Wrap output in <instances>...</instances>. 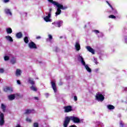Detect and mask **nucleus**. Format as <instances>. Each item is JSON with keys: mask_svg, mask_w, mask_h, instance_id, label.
<instances>
[{"mask_svg": "<svg viewBox=\"0 0 127 127\" xmlns=\"http://www.w3.org/2000/svg\"><path fill=\"white\" fill-rule=\"evenodd\" d=\"M75 48L77 51H79L81 49V46H80V44L78 42L75 43Z\"/></svg>", "mask_w": 127, "mask_h": 127, "instance_id": "obj_11", "label": "nucleus"}, {"mask_svg": "<svg viewBox=\"0 0 127 127\" xmlns=\"http://www.w3.org/2000/svg\"><path fill=\"white\" fill-rule=\"evenodd\" d=\"M17 84H18V85H20V84H21V83L20 82V80H17Z\"/></svg>", "mask_w": 127, "mask_h": 127, "instance_id": "obj_40", "label": "nucleus"}, {"mask_svg": "<svg viewBox=\"0 0 127 127\" xmlns=\"http://www.w3.org/2000/svg\"><path fill=\"white\" fill-rule=\"evenodd\" d=\"M85 68L87 70V72H89V73H91V72H92V69H91V68L89 67L88 65L86 64L85 66Z\"/></svg>", "mask_w": 127, "mask_h": 127, "instance_id": "obj_22", "label": "nucleus"}, {"mask_svg": "<svg viewBox=\"0 0 127 127\" xmlns=\"http://www.w3.org/2000/svg\"><path fill=\"white\" fill-rule=\"evenodd\" d=\"M5 38H6V40H8V41H10V42H13V39H12V38H11L10 36H6Z\"/></svg>", "mask_w": 127, "mask_h": 127, "instance_id": "obj_14", "label": "nucleus"}, {"mask_svg": "<svg viewBox=\"0 0 127 127\" xmlns=\"http://www.w3.org/2000/svg\"><path fill=\"white\" fill-rule=\"evenodd\" d=\"M106 2H107V3H108V5H109V6L112 8V9H114L113 6H112V5H111V4L110 3V2H109V1H106Z\"/></svg>", "mask_w": 127, "mask_h": 127, "instance_id": "obj_31", "label": "nucleus"}, {"mask_svg": "<svg viewBox=\"0 0 127 127\" xmlns=\"http://www.w3.org/2000/svg\"><path fill=\"white\" fill-rule=\"evenodd\" d=\"M4 125V115L3 113L0 114V126H3Z\"/></svg>", "mask_w": 127, "mask_h": 127, "instance_id": "obj_4", "label": "nucleus"}, {"mask_svg": "<svg viewBox=\"0 0 127 127\" xmlns=\"http://www.w3.org/2000/svg\"><path fill=\"white\" fill-rule=\"evenodd\" d=\"M25 112H34V110L33 109H27Z\"/></svg>", "mask_w": 127, "mask_h": 127, "instance_id": "obj_34", "label": "nucleus"}, {"mask_svg": "<svg viewBox=\"0 0 127 127\" xmlns=\"http://www.w3.org/2000/svg\"><path fill=\"white\" fill-rule=\"evenodd\" d=\"M70 121H72L74 124H79L81 123L80 119L78 117L70 116V117H65L64 121V122L63 126L64 127H67L68 125L70 123Z\"/></svg>", "mask_w": 127, "mask_h": 127, "instance_id": "obj_1", "label": "nucleus"}, {"mask_svg": "<svg viewBox=\"0 0 127 127\" xmlns=\"http://www.w3.org/2000/svg\"><path fill=\"white\" fill-rule=\"evenodd\" d=\"M22 36H23L22 33H21V32L17 33L16 34V37L18 39L21 38Z\"/></svg>", "mask_w": 127, "mask_h": 127, "instance_id": "obj_12", "label": "nucleus"}, {"mask_svg": "<svg viewBox=\"0 0 127 127\" xmlns=\"http://www.w3.org/2000/svg\"><path fill=\"white\" fill-rule=\"evenodd\" d=\"M4 72V69L3 68H0V73H3Z\"/></svg>", "mask_w": 127, "mask_h": 127, "instance_id": "obj_37", "label": "nucleus"}, {"mask_svg": "<svg viewBox=\"0 0 127 127\" xmlns=\"http://www.w3.org/2000/svg\"><path fill=\"white\" fill-rule=\"evenodd\" d=\"M109 18H112V19H116V16L114 15H111L109 16Z\"/></svg>", "mask_w": 127, "mask_h": 127, "instance_id": "obj_30", "label": "nucleus"}, {"mask_svg": "<svg viewBox=\"0 0 127 127\" xmlns=\"http://www.w3.org/2000/svg\"><path fill=\"white\" fill-rule=\"evenodd\" d=\"M8 98L10 101H12L15 99V95L14 94H11L8 96Z\"/></svg>", "mask_w": 127, "mask_h": 127, "instance_id": "obj_15", "label": "nucleus"}, {"mask_svg": "<svg viewBox=\"0 0 127 127\" xmlns=\"http://www.w3.org/2000/svg\"><path fill=\"white\" fill-rule=\"evenodd\" d=\"M15 127H21L19 124H18Z\"/></svg>", "mask_w": 127, "mask_h": 127, "instance_id": "obj_47", "label": "nucleus"}, {"mask_svg": "<svg viewBox=\"0 0 127 127\" xmlns=\"http://www.w3.org/2000/svg\"><path fill=\"white\" fill-rule=\"evenodd\" d=\"M79 58H80V61L82 65H83V66H86V63H85V61H84V58L81 56H79Z\"/></svg>", "mask_w": 127, "mask_h": 127, "instance_id": "obj_17", "label": "nucleus"}, {"mask_svg": "<svg viewBox=\"0 0 127 127\" xmlns=\"http://www.w3.org/2000/svg\"><path fill=\"white\" fill-rule=\"evenodd\" d=\"M10 63H11V64H12L13 65L14 64H15V63H16V60L15 59V58L13 57L12 58V59L10 60Z\"/></svg>", "mask_w": 127, "mask_h": 127, "instance_id": "obj_21", "label": "nucleus"}, {"mask_svg": "<svg viewBox=\"0 0 127 127\" xmlns=\"http://www.w3.org/2000/svg\"><path fill=\"white\" fill-rule=\"evenodd\" d=\"M28 82L31 84V85H32V86H33V85H34V84H35V82H34L33 81V80L31 79V78H29L28 79Z\"/></svg>", "mask_w": 127, "mask_h": 127, "instance_id": "obj_23", "label": "nucleus"}, {"mask_svg": "<svg viewBox=\"0 0 127 127\" xmlns=\"http://www.w3.org/2000/svg\"><path fill=\"white\" fill-rule=\"evenodd\" d=\"M30 112H26L25 113V114H26V115H28V114H30Z\"/></svg>", "mask_w": 127, "mask_h": 127, "instance_id": "obj_44", "label": "nucleus"}, {"mask_svg": "<svg viewBox=\"0 0 127 127\" xmlns=\"http://www.w3.org/2000/svg\"><path fill=\"white\" fill-rule=\"evenodd\" d=\"M94 63H95L96 65H98V64H99V63L97 61V59H94Z\"/></svg>", "mask_w": 127, "mask_h": 127, "instance_id": "obj_32", "label": "nucleus"}, {"mask_svg": "<svg viewBox=\"0 0 127 127\" xmlns=\"http://www.w3.org/2000/svg\"><path fill=\"white\" fill-rule=\"evenodd\" d=\"M3 91L4 92H10L11 93L13 90L11 87L6 86L3 89Z\"/></svg>", "mask_w": 127, "mask_h": 127, "instance_id": "obj_10", "label": "nucleus"}, {"mask_svg": "<svg viewBox=\"0 0 127 127\" xmlns=\"http://www.w3.org/2000/svg\"><path fill=\"white\" fill-rule=\"evenodd\" d=\"M4 60L5 61H8V60H9V57L7 56H4Z\"/></svg>", "mask_w": 127, "mask_h": 127, "instance_id": "obj_27", "label": "nucleus"}, {"mask_svg": "<svg viewBox=\"0 0 127 127\" xmlns=\"http://www.w3.org/2000/svg\"><path fill=\"white\" fill-rule=\"evenodd\" d=\"M74 100L75 102H77V101H78V97H77L76 96H74Z\"/></svg>", "mask_w": 127, "mask_h": 127, "instance_id": "obj_36", "label": "nucleus"}, {"mask_svg": "<svg viewBox=\"0 0 127 127\" xmlns=\"http://www.w3.org/2000/svg\"><path fill=\"white\" fill-rule=\"evenodd\" d=\"M26 122H28V123H31V120L29 119V118H27L26 119Z\"/></svg>", "mask_w": 127, "mask_h": 127, "instance_id": "obj_35", "label": "nucleus"}, {"mask_svg": "<svg viewBox=\"0 0 127 127\" xmlns=\"http://www.w3.org/2000/svg\"><path fill=\"white\" fill-rule=\"evenodd\" d=\"M95 99L98 102H103L105 100V96L100 93V92H97L95 96Z\"/></svg>", "mask_w": 127, "mask_h": 127, "instance_id": "obj_3", "label": "nucleus"}, {"mask_svg": "<svg viewBox=\"0 0 127 127\" xmlns=\"http://www.w3.org/2000/svg\"><path fill=\"white\" fill-rule=\"evenodd\" d=\"M50 17H51V15H50V13L48 14V15L46 16L44 18V21L46 22H49V21H51L50 20Z\"/></svg>", "mask_w": 127, "mask_h": 127, "instance_id": "obj_8", "label": "nucleus"}, {"mask_svg": "<svg viewBox=\"0 0 127 127\" xmlns=\"http://www.w3.org/2000/svg\"><path fill=\"white\" fill-rule=\"evenodd\" d=\"M6 31L8 34H10L12 33V30L10 28H8L6 29Z\"/></svg>", "mask_w": 127, "mask_h": 127, "instance_id": "obj_20", "label": "nucleus"}, {"mask_svg": "<svg viewBox=\"0 0 127 127\" xmlns=\"http://www.w3.org/2000/svg\"><path fill=\"white\" fill-rule=\"evenodd\" d=\"M48 37H49V38L50 40H52V35L49 34V35H48Z\"/></svg>", "mask_w": 127, "mask_h": 127, "instance_id": "obj_39", "label": "nucleus"}, {"mask_svg": "<svg viewBox=\"0 0 127 127\" xmlns=\"http://www.w3.org/2000/svg\"><path fill=\"white\" fill-rule=\"evenodd\" d=\"M98 71H99V69L97 68V69H96V71L98 72Z\"/></svg>", "mask_w": 127, "mask_h": 127, "instance_id": "obj_48", "label": "nucleus"}, {"mask_svg": "<svg viewBox=\"0 0 127 127\" xmlns=\"http://www.w3.org/2000/svg\"><path fill=\"white\" fill-rule=\"evenodd\" d=\"M4 11L6 14H10V15H11V12H10L9 9H5Z\"/></svg>", "mask_w": 127, "mask_h": 127, "instance_id": "obj_24", "label": "nucleus"}, {"mask_svg": "<svg viewBox=\"0 0 127 127\" xmlns=\"http://www.w3.org/2000/svg\"><path fill=\"white\" fill-rule=\"evenodd\" d=\"M62 23H63V21H59L56 23V26L57 27H61V25H62Z\"/></svg>", "mask_w": 127, "mask_h": 127, "instance_id": "obj_16", "label": "nucleus"}, {"mask_svg": "<svg viewBox=\"0 0 127 127\" xmlns=\"http://www.w3.org/2000/svg\"><path fill=\"white\" fill-rule=\"evenodd\" d=\"M48 1H49V2H51V3H53L54 5H56V6L58 7L57 9V12H56V16H57V15H59V14L61 13V9H63V10H65V9H67V8H68V7H67V6H63V4H61L55 1H53V0H48Z\"/></svg>", "mask_w": 127, "mask_h": 127, "instance_id": "obj_2", "label": "nucleus"}, {"mask_svg": "<svg viewBox=\"0 0 127 127\" xmlns=\"http://www.w3.org/2000/svg\"><path fill=\"white\" fill-rule=\"evenodd\" d=\"M1 109L2 110L3 112H5V110L6 109V106L4 105L3 104H1Z\"/></svg>", "mask_w": 127, "mask_h": 127, "instance_id": "obj_19", "label": "nucleus"}, {"mask_svg": "<svg viewBox=\"0 0 127 127\" xmlns=\"http://www.w3.org/2000/svg\"><path fill=\"white\" fill-rule=\"evenodd\" d=\"M51 83L54 92H57V87L56 86V83L54 82V81H52Z\"/></svg>", "mask_w": 127, "mask_h": 127, "instance_id": "obj_7", "label": "nucleus"}, {"mask_svg": "<svg viewBox=\"0 0 127 127\" xmlns=\"http://www.w3.org/2000/svg\"><path fill=\"white\" fill-rule=\"evenodd\" d=\"M29 47L32 49H37L36 44L33 42H31L29 43Z\"/></svg>", "mask_w": 127, "mask_h": 127, "instance_id": "obj_5", "label": "nucleus"}, {"mask_svg": "<svg viewBox=\"0 0 127 127\" xmlns=\"http://www.w3.org/2000/svg\"><path fill=\"white\" fill-rule=\"evenodd\" d=\"M94 31L95 33H96V34H98V33H100V31H99V30H95Z\"/></svg>", "mask_w": 127, "mask_h": 127, "instance_id": "obj_38", "label": "nucleus"}, {"mask_svg": "<svg viewBox=\"0 0 127 127\" xmlns=\"http://www.w3.org/2000/svg\"><path fill=\"white\" fill-rule=\"evenodd\" d=\"M40 38H41V37H40V36H38L36 37V39H40Z\"/></svg>", "mask_w": 127, "mask_h": 127, "instance_id": "obj_43", "label": "nucleus"}, {"mask_svg": "<svg viewBox=\"0 0 127 127\" xmlns=\"http://www.w3.org/2000/svg\"><path fill=\"white\" fill-rule=\"evenodd\" d=\"M51 11H52V9L50 8V12L49 13H50V15H51Z\"/></svg>", "mask_w": 127, "mask_h": 127, "instance_id": "obj_45", "label": "nucleus"}, {"mask_svg": "<svg viewBox=\"0 0 127 127\" xmlns=\"http://www.w3.org/2000/svg\"><path fill=\"white\" fill-rule=\"evenodd\" d=\"M15 75L17 77L20 76V75H21V70L19 69H17L16 70Z\"/></svg>", "mask_w": 127, "mask_h": 127, "instance_id": "obj_13", "label": "nucleus"}, {"mask_svg": "<svg viewBox=\"0 0 127 127\" xmlns=\"http://www.w3.org/2000/svg\"><path fill=\"white\" fill-rule=\"evenodd\" d=\"M64 112H72L73 110L72 109V106L69 105L64 107Z\"/></svg>", "mask_w": 127, "mask_h": 127, "instance_id": "obj_6", "label": "nucleus"}, {"mask_svg": "<svg viewBox=\"0 0 127 127\" xmlns=\"http://www.w3.org/2000/svg\"><path fill=\"white\" fill-rule=\"evenodd\" d=\"M112 13H114V14H117V13H118V11L113 8V9H112Z\"/></svg>", "mask_w": 127, "mask_h": 127, "instance_id": "obj_28", "label": "nucleus"}, {"mask_svg": "<svg viewBox=\"0 0 127 127\" xmlns=\"http://www.w3.org/2000/svg\"><path fill=\"white\" fill-rule=\"evenodd\" d=\"M52 24H55V22L52 23Z\"/></svg>", "mask_w": 127, "mask_h": 127, "instance_id": "obj_49", "label": "nucleus"}, {"mask_svg": "<svg viewBox=\"0 0 127 127\" xmlns=\"http://www.w3.org/2000/svg\"><path fill=\"white\" fill-rule=\"evenodd\" d=\"M34 99L35 100H39L38 97H36V96L34 97Z\"/></svg>", "mask_w": 127, "mask_h": 127, "instance_id": "obj_46", "label": "nucleus"}, {"mask_svg": "<svg viewBox=\"0 0 127 127\" xmlns=\"http://www.w3.org/2000/svg\"><path fill=\"white\" fill-rule=\"evenodd\" d=\"M34 127H39V125L38 124V123H35L33 124Z\"/></svg>", "mask_w": 127, "mask_h": 127, "instance_id": "obj_29", "label": "nucleus"}, {"mask_svg": "<svg viewBox=\"0 0 127 127\" xmlns=\"http://www.w3.org/2000/svg\"><path fill=\"white\" fill-rule=\"evenodd\" d=\"M120 127H124V124L123 123V121H121L120 123Z\"/></svg>", "mask_w": 127, "mask_h": 127, "instance_id": "obj_33", "label": "nucleus"}, {"mask_svg": "<svg viewBox=\"0 0 127 127\" xmlns=\"http://www.w3.org/2000/svg\"><path fill=\"white\" fill-rule=\"evenodd\" d=\"M9 0H3V2L5 3L9 2Z\"/></svg>", "mask_w": 127, "mask_h": 127, "instance_id": "obj_41", "label": "nucleus"}, {"mask_svg": "<svg viewBox=\"0 0 127 127\" xmlns=\"http://www.w3.org/2000/svg\"><path fill=\"white\" fill-rule=\"evenodd\" d=\"M30 89L32 90V91H34L35 92H36V91H37V88H36V87H34L33 85H32L30 87Z\"/></svg>", "mask_w": 127, "mask_h": 127, "instance_id": "obj_26", "label": "nucleus"}, {"mask_svg": "<svg viewBox=\"0 0 127 127\" xmlns=\"http://www.w3.org/2000/svg\"><path fill=\"white\" fill-rule=\"evenodd\" d=\"M115 106H114V105H107V109H108V110H115Z\"/></svg>", "mask_w": 127, "mask_h": 127, "instance_id": "obj_18", "label": "nucleus"}, {"mask_svg": "<svg viewBox=\"0 0 127 127\" xmlns=\"http://www.w3.org/2000/svg\"><path fill=\"white\" fill-rule=\"evenodd\" d=\"M24 41L25 43L27 44V43H28L29 42V40H28V37H26V36L24 38Z\"/></svg>", "mask_w": 127, "mask_h": 127, "instance_id": "obj_25", "label": "nucleus"}, {"mask_svg": "<svg viewBox=\"0 0 127 127\" xmlns=\"http://www.w3.org/2000/svg\"><path fill=\"white\" fill-rule=\"evenodd\" d=\"M86 49L89 51V52H90V53H92V54H95V50H94V49L92 48L90 46L86 47Z\"/></svg>", "mask_w": 127, "mask_h": 127, "instance_id": "obj_9", "label": "nucleus"}, {"mask_svg": "<svg viewBox=\"0 0 127 127\" xmlns=\"http://www.w3.org/2000/svg\"><path fill=\"white\" fill-rule=\"evenodd\" d=\"M69 127H77V126L76 125H71Z\"/></svg>", "mask_w": 127, "mask_h": 127, "instance_id": "obj_42", "label": "nucleus"}]
</instances>
